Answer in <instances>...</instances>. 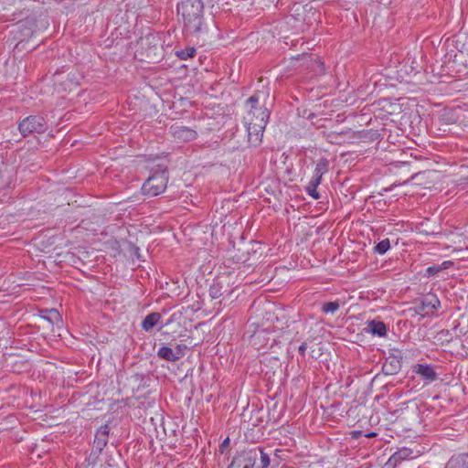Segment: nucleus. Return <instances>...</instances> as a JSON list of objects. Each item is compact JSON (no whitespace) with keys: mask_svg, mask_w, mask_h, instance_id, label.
Masks as SVG:
<instances>
[{"mask_svg":"<svg viewBox=\"0 0 468 468\" xmlns=\"http://www.w3.org/2000/svg\"><path fill=\"white\" fill-rule=\"evenodd\" d=\"M177 13L181 16L187 32L194 34L202 30L204 5L201 0H181L177 5Z\"/></svg>","mask_w":468,"mask_h":468,"instance_id":"nucleus-1","label":"nucleus"},{"mask_svg":"<svg viewBox=\"0 0 468 468\" xmlns=\"http://www.w3.org/2000/svg\"><path fill=\"white\" fill-rule=\"evenodd\" d=\"M167 182L168 169L166 166L159 165L144 183L142 191L146 196H158L166 189Z\"/></svg>","mask_w":468,"mask_h":468,"instance_id":"nucleus-2","label":"nucleus"},{"mask_svg":"<svg viewBox=\"0 0 468 468\" xmlns=\"http://www.w3.org/2000/svg\"><path fill=\"white\" fill-rule=\"evenodd\" d=\"M269 90H258L244 103V112L253 117H269L270 112L266 106L269 99Z\"/></svg>","mask_w":468,"mask_h":468,"instance_id":"nucleus-3","label":"nucleus"},{"mask_svg":"<svg viewBox=\"0 0 468 468\" xmlns=\"http://www.w3.org/2000/svg\"><path fill=\"white\" fill-rule=\"evenodd\" d=\"M142 59L158 60L163 57L161 39L157 35L148 34L140 40Z\"/></svg>","mask_w":468,"mask_h":468,"instance_id":"nucleus-4","label":"nucleus"},{"mask_svg":"<svg viewBox=\"0 0 468 468\" xmlns=\"http://www.w3.org/2000/svg\"><path fill=\"white\" fill-rule=\"evenodd\" d=\"M401 112V104L397 101H392L389 99L383 98L372 103L368 112L363 114L366 115L372 113L374 117H389L392 115H399Z\"/></svg>","mask_w":468,"mask_h":468,"instance_id":"nucleus-5","label":"nucleus"},{"mask_svg":"<svg viewBox=\"0 0 468 468\" xmlns=\"http://www.w3.org/2000/svg\"><path fill=\"white\" fill-rule=\"evenodd\" d=\"M441 306V302L434 293H427L417 299L414 303L413 310L415 314L421 317L433 315Z\"/></svg>","mask_w":468,"mask_h":468,"instance_id":"nucleus-6","label":"nucleus"},{"mask_svg":"<svg viewBox=\"0 0 468 468\" xmlns=\"http://www.w3.org/2000/svg\"><path fill=\"white\" fill-rule=\"evenodd\" d=\"M260 454V447L244 450L233 458L229 468H253Z\"/></svg>","mask_w":468,"mask_h":468,"instance_id":"nucleus-7","label":"nucleus"},{"mask_svg":"<svg viewBox=\"0 0 468 468\" xmlns=\"http://www.w3.org/2000/svg\"><path fill=\"white\" fill-rule=\"evenodd\" d=\"M268 119H249L245 122L248 140L250 145L257 146L261 142Z\"/></svg>","mask_w":468,"mask_h":468,"instance_id":"nucleus-8","label":"nucleus"},{"mask_svg":"<svg viewBox=\"0 0 468 468\" xmlns=\"http://www.w3.org/2000/svg\"><path fill=\"white\" fill-rule=\"evenodd\" d=\"M46 128L45 119H23L18 124V129L23 136L34 133H44Z\"/></svg>","mask_w":468,"mask_h":468,"instance_id":"nucleus-9","label":"nucleus"},{"mask_svg":"<svg viewBox=\"0 0 468 468\" xmlns=\"http://www.w3.org/2000/svg\"><path fill=\"white\" fill-rule=\"evenodd\" d=\"M109 433L110 427L108 424L101 426V428L97 431L95 435L91 454L99 456L101 453V452L108 443Z\"/></svg>","mask_w":468,"mask_h":468,"instance_id":"nucleus-10","label":"nucleus"},{"mask_svg":"<svg viewBox=\"0 0 468 468\" xmlns=\"http://www.w3.org/2000/svg\"><path fill=\"white\" fill-rule=\"evenodd\" d=\"M173 136L182 142H190L197 138V132L186 126H173Z\"/></svg>","mask_w":468,"mask_h":468,"instance_id":"nucleus-11","label":"nucleus"},{"mask_svg":"<svg viewBox=\"0 0 468 468\" xmlns=\"http://www.w3.org/2000/svg\"><path fill=\"white\" fill-rule=\"evenodd\" d=\"M40 317L51 325H57L60 327L62 324V317L58 310L56 309H45L40 311Z\"/></svg>","mask_w":468,"mask_h":468,"instance_id":"nucleus-12","label":"nucleus"},{"mask_svg":"<svg viewBox=\"0 0 468 468\" xmlns=\"http://www.w3.org/2000/svg\"><path fill=\"white\" fill-rule=\"evenodd\" d=\"M415 373L420 375L422 379L432 382L437 379V373L430 365L419 364L415 367Z\"/></svg>","mask_w":468,"mask_h":468,"instance_id":"nucleus-13","label":"nucleus"},{"mask_svg":"<svg viewBox=\"0 0 468 468\" xmlns=\"http://www.w3.org/2000/svg\"><path fill=\"white\" fill-rule=\"evenodd\" d=\"M401 356H388L383 366V369L387 374L394 375L398 373L401 367L400 359Z\"/></svg>","mask_w":468,"mask_h":468,"instance_id":"nucleus-14","label":"nucleus"},{"mask_svg":"<svg viewBox=\"0 0 468 468\" xmlns=\"http://www.w3.org/2000/svg\"><path fill=\"white\" fill-rule=\"evenodd\" d=\"M162 315L159 313L153 312L147 314L142 322V328L145 332H151L155 325L161 322Z\"/></svg>","mask_w":468,"mask_h":468,"instance_id":"nucleus-15","label":"nucleus"},{"mask_svg":"<svg viewBox=\"0 0 468 468\" xmlns=\"http://www.w3.org/2000/svg\"><path fill=\"white\" fill-rule=\"evenodd\" d=\"M446 468H468V454H459L452 456Z\"/></svg>","mask_w":468,"mask_h":468,"instance_id":"nucleus-16","label":"nucleus"},{"mask_svg":"<svg viewBox=\"0 0 468 468\" xmlns=\"http://www.w3.org/2000/svg\"><path fill=\"white\" fill-rule=\"evenodd\" d=\"M157 356L159 358L168 362H176L178 360V356L175 355L174 349L165 346H163L159 348L157 351Z\"/></svg>","mask_w":468,"mask_h":468,"instance_id":"nucleus-17","label":"nucleus"},{"mask_svg":"<svg viewBox=\"0 0 468 468\" xmlns=\"http://www.w3.org/2000/svg\"><path fill=\"white\" fill-rule=\"evenodd\" d=\"M369 332L378 336H385L387 335V326L381 321H371L368 324Z\"/></svg>","mask_w":468,"mask_h":468,"instance_id":"nucleus-18","label":"nucleus"},{"mask_svg":"<svg viewBox=\"0 0 468 468\" xmlns=\"http://www.w3.org/2000/svg\"><path fill=\"white\" fill-rule=\"evenodd\" d=\"M328 166L329 161L326 158H321L315 165L314 176L312 177L322 180L323 175L328 171Z\"/></svg>","mask_w":468,"mask_h":468,"instance_id":"nucleus-19","label":"nucleus"},{"mask_svg":"<svg viewBox=\"0 0 468 468\" xmlns=\"http://www.w3.org/2000/svg\"><path fill=\"white\" fill-rule=\"evenodd\" d=\"M379 133L378 130H369V131H357L353 132V136L351 138H358L363 140L374 141L379 137Z\"/></svg>","mask_w":468,"mask_h":468,"instance_id":"nucleus-20","label":"nucleus"},{"mask_svg":"<svg viewBox=\"0 0 468 468\" xmlns=\"http://www.w3.org/2000/svg\"><path fill=\"white\" fill-rule=\"evenodd\" d=\"M321 184V180L312 177L310 182L305 187V191L314 199L320 198V194L317 191V186Z\"/></svg>","mask_w":468,"mask_h":468,"instance_id":"nucleus-21","label":"nucleus"},{"mask_svg":"<svg viewBox=\"0 0 468 468\" xmlns=\"http://www.w3.org/2000/svg\"><path fill=\"white\" fill-rule=\"evenodd\" d=\"M209 296L212 299H218L223 294V285L220 282L216 281L214 282L208 290Z\"/></svg>","mask_w":468,"mask_h":468,"instance_id":"nucleus-22","label":"nucleus"},{"mask_svg":"<svg viewBox=\"0 0 468 468\" xmlns=\"http://www.w3.org/2000/svg\"><path fill=\"white\" fill-rule=\"evenodd\" d=\"M411 453V451L407 448H403L399 450V452H395L390 458L389 463H394V464H397L399 462L407 459Z\"/></svg>","mask_w":468,"mask_h":468,"instance_id":"nucleus-23","label":"nucleus"},{"mask_svg":"<svg viewBox=\"0 0 468 468\" xmlns=\"http://www.w3.org/2000/svg\"><path fill=\"white\" fill-rule=\"evenodd\" d=\"M176 55L180 59L186 60L189 58H193L196 55V48L193 47H186L184 49L176 51Z\"/></svg>","mask_w":468,"mask_h":468,"instance_id":"nucleus-24","label":"nucleus"},{"mask_svg":"<svg viewBox=\"0 0 468 468\" xmlns=\"http://www.w3.org/2000/svg\"><path fill=\"white\" fill-rule=\"evenodd\" d=\"M390 248V241L388 239H382L375 246V251L378 254H385Z\"/></svg>","mask_w":468,"mask_h":468,"instance_id":"nucleus-25","label":"nucleus"},{"mask_svg":"<svg viewBox=\"0 0 468 468\" xmlns=\"http://www.w3.org/2000/svg\"><path fill=\"white\" fill-rule=\"evenodd\" d=\"M339 306L340 305H339L338 302H328L323 305L322 311L325 314H328V313L333 314L339 309Z\"/></svg>","mask_w":468,"mask_h":468,"instance_id":"nucleus-26","label":"nucleus"},{"mask_svg":"<svg viewBox=\"0 0 468 468\" xmlns=\"http://www.w3.org/2000/svg\"><path fill=\"white\" fill-rule=\"evenodd\" d=\"M261 460V468H269L271 464V460L269 454L265 453L261 448V454L259 455Z\"/></svg>","mask_w":468,"mask_h":468,"instance_id":"nucleus-27","label":"nucleus"},{"mask_svg":"<svg viewBox=\"0 0 468 468\" xmlns=\"http://www.w3.org/2000/svg\"><path fill=\"white\" fill-rule=\"evenodd\" d=\"M448 263H449L448 261H444L442 263L443 267H440V266H431V267H428L426 269V275L427 276H433V275H435L436 273L441 271L443 268H447V264Z\"/></svg>","mask_w":468,"mask_h":468,"instance_id":"nucleus-28","label":"nucleus"},{"mask_svg":"<svg viewBox=\"0 0 468 468\" xmlns=\"http://www.w3.org/2000/svg\"><path fill=\"white\" fill-rule=\"evenodd\" d=\"M186 350H187V346L186 345H184V344L176 345L174 351H175V355L178 356V360L186 355Z\"/></svg>","mask_w":468,"mask_h":468,"instance_id":"nucleus-29","label":"nucleus"},{"mask_svg":"<svg viewBox=\"0 0 468 468\" xmlns=\"http://www.w3.org/2000/svg\"><path fill=\"white\" fill-rule=\"evenodd\" d=\"M306 348H307V345H306V343H303V344L299 346L298 350H299V353L302 355V356H304V355H305V351H306Z\"/></svg>","mask_w":468,"mask_h":468,"instance_id":"nucleus-30","label":"nucleus"},{"mask_svg":"<svg viewBox=\"0 0 468 468\" xmlns=\"http://www.w3.org/2000/svg\"><path fill=\"white\" fill-rule=\"evenodd\" d=\"M454 119H439V121H445L442 124H451V123H453V121Z\"/></svg>","mask_w":468,"mask_h":468,"instance_id":"nucleus-31","label":"nucleus"},{"mask_svg":"<svg viewBox=\"0 0 468 468\" xmlns=\"http://www.w3.org/2000/svg\"><path fill=\"white\" fill-rule=\"evenodd\" d=\"M31 35H32V32H31L30 28H28L27 30V32L24 34V36H26V37H31Z\"/></svg>","mask_w":468,"mask_h":468,"instance_id":"nucleus-32","label":"nucleus"},{"mask_svg":"<svg viewBox=\"0 0 468 468\" xmlns=\"http://www.w3.org/2000/svg\"><path fill=\"white\" fill-rule=\"evenodd\" d=\"M375 435H376V433H375V432H370V433L367 434V437H368V438H372V437H374Z\"/></svg>","mask_w":468,"mask_h":468,"instance_id":"nucleus-33","label":"nucleus"},{"mask_svg":"<svg viewBox=\"0 0 468 468\" xmlns=\"http://www.w3.org/2000/svg\"><path fill=\"white\" fill-rule=\"evenodd\" d=\"M335 133H338V134H344V133H346L347 132H344V131L337 132V131H335Z\"/></svg>","mask_w":468,"mask_h":468,"instance_id":"nucleus-34","label":"nucleus"},{"mask_svg":"<svg viewBox=\"0 0 468 468\" xmlns=\"http://www.w3.org/2000/svg\"><path fill=\"white\" fill-rule=\"evenodd\" d=\"M229 438H227V439L223 441L222 446H224L225 444H228V443H229Z\"/></svg>","mask_w":468,"mask_h":468,"instance_id":"nucleus-35","label":"nucleus"},{"mask_svg":"<svg viewBox=\"0 0 468 468\" xmlns=\"http://www.w3.org/2000/svg\"><path fill=\"white\" fill-rule=\"evenodd\" d=\"M417 176H418V174H415V175H413V176H411V179H414V178H415V177H417Z\"/></svg>","mask_w":468,"mask_h":468,"instance_id":"nucleus-36","label":"nucleus"},{"mask_svg":"<svg viewBox=\"0 0 468 468\" xmlns=\"http://www.w3.org/2000/svg\"><path fill=\"white\" fill-rule=\"evenodd\" d=\"M314 113H310V114L308 115V118L314 117Z\"/></svg>","mask_w":468,"mask_h":468,"instance_id":"nucleus-37","label":"nucleus"}]
</instances>
